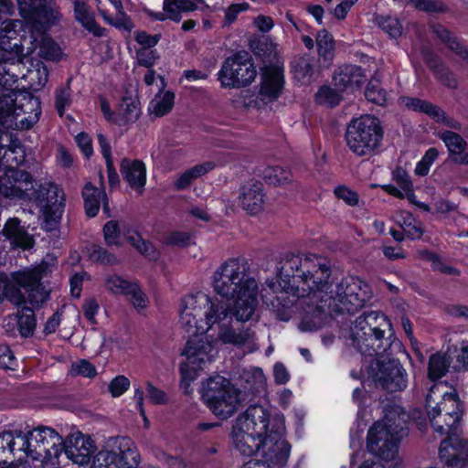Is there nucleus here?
Instances as JSON below:
<instances>
[{
    "label": "nucleus",
    "mask_w": 468,
    "mask_h": 468,
    "mask_svg": "<svg viewBox=\"0 0 468 468\" xmlns=\"http://www.w3.org/2000/svg\"><path fill=\"white\" fill-rule=\"evenodd\" d=\"M134 282H130L118 274H110L104 279V286L112 295H127Z\"/></svg>",
    "instance_id": "nucleus-42"
},
{
    "label": "nucleus",
    "mask_w": 468,
    "mask_h": 468,
    "mask_svg": "<svg viewBox=\"0 0 468 468\" xmlns=\"http://www.w3.org/2000/svg\"><path fill=\"white\" fill-rule=\"evenodd\" d=\"M365 96L368 101L377 105H384L388 100L387 91L380 87L377 81H369L366 90Z\"/></svg>",
    "instance_id": "nucleus-49"
},
{
    "label": "nucleus",
    "mask_w": 468,
    "mask_h": 468,
    "mask_svg": "<svg viewBox=\"0 0 468 468\" xmlns=\"http://www.w3.org/2000/svg\"><path fill=\"white\" fill-rule=\"evenodd\" d=\"M221 329L218 333V339L224 344H231L238 346H246L252 351L255 346V333L250 328L236 330L233 328H223L227 324H219Z\"/></svg>",
    "instance_id": "nucleus-28"
},
{
    "label": "nucleus",
    "mask_w": 468,
    "mask_h": 468,
    "mask_svg": "<svg viewBox=\"0 0 468 468\" xmlns=\"http://www.w3.org/2000/svg\"><path fill=\"white\" fill-rule=\"evenodd\" d=\"M140 454L133 441L127 437H118L110 451L100 452L94 459V468H136Z\"/></svg>",
    "instance_id": "nucleus-13"
},
{
    "label": "nucleus",
    "mask_w": 468,
    "mask_h": 468,
    "mask_svg": "<svg viewBox=\"0 0 468 468\" xmlns=\"http://www.w3.org/2000/svg\"><path fill=\"white\" fill-rule=\"evenodd\" d=\"M115 10L116 14L114 16H111L104 10H100V14L102 16L104 20L107 21L110 25L120 29L131 31L133 28L134 25L131 18L123 11V7L122 6V8H115Z\"/></svg>",
    "instance_id": "nucleus-46"
},
{
    "label": "nucleus",
    "mask_w": 468,
    "mask_h": 468,
    "mask_svg": "<svg viewBox=\"0 0 468 468\" xmlns=\"http://www.w3.org/2000/svg\"><path fill=\"white\" fill-rule=\"evenodd\" d=\"M202 398L212 412L221 419L232 416L239 403V393L220 376L210 378L203 386Z\"/></svg>",
    "instance_id": "nucleus-9"
},
{
    "label": "nucleus",
    "mask_w": 468,
    "mask_h": 468,
    "mask_svg": "<svg viewBox=\"0 0 468 468\" xmlns=\"http://www.w3.org/2000/svg\"><path fill=\"white\" fill-rule=\"evenodd\" d=\"M277 420H283L281 416H271L269 410L261 405H250L245 412L239 415L236 421L252 434L262 438L269 436L270 430Z\"/></svg>",
    "instance_id": "nucleus-16"
},
{
    "label": "nucleus",
    "mask_w": 468,
    "mask_h": 468,
    "mask_svg": "<svg viewBox=\"0 0 468 468\" xmlns=\"http://www.w3.org/2000/svg\"><path fill=\"white\" fill-rule=\"evenodd\" d=\"M19 20L5 19L0 27V49L6 53L17 54L21 48V43L17 41L16 27Z\"/></svg>",
    "instance_id": "nucleus-30"
},
{
    "label": "nucleus",
    "mask_w": 468,
    "mask_h": 468,
    "mask_svg": "<svg viewBox=\"0 0 468 468\" xmlns=\"http://www.w3.org/2000/svg\"><path fill=\"white\" fill-rule=\"evenodd\" d=\"M250 48L255 55L263 58L270 57L275 49L274 44L264 37L251 41Z\"/></svg>",
    "instance_id": "nucleus-55"
},
{
    "label": "nucleus",
    "mask_w": 468,
    "mask_h": 468,
    "mask_svg": "<svg viewBox=\"0 0 468 468\" xmlns=\"http://www.w3.org/2000/svg\"><path fill=\"white\" fill-rule=\"evenodd\" d=\"M378 25L390 37L397 38L402 33V26L397 17L393 16H378L377 18Z\"/></svg>",
    "instance_id": "nucleus-50"
},
{
    "label": "nucleus",
    "mask_w": 468,
    "mask_h": 468,
    "mask_svg": "<svg viewBox=\"0 0 468 468\" xmlns=\"http://www.w3.org/2000/svg\"><path fill=\"white\" fill-rule=\"evenodd\" d=\"M231 434L235 448L244 456L255 454L262 446V437L252 434L237 422L233 425Z\"/></svg>",
    "instance_id": "nucleus-22"
},
{
    "label": "nucleus",
    "mask_w": 468,
    "mask_h": 468,
    "mask_svg": "<svg viewBox=\"0 0 468 468\" xmlns=\"http://www.w3.org/2000/svg\"><path fill=\"white\" fill-rule=\"evenodd\" d=\"M119 114L124 122H135L140 114L138 103L131 98H122L119 107Z\"/></svg>",
    "instance_id": "nucleus-47"
},
{
    "label": "nucleus",
    "mask_w": 468,
    "mask_h": 468,
    "mask_svg": "<svg viewBox=\"0 0 468 468\" xmlns=\"http://www.w3.org/2000/svg\"><path fill=\"white\" fill-rule=\"evenodd\" d=\"M126 296L131 297V303L138 311L145 309L149 303L147 296L136 282L133 284Z\"/></svg>",
    "instance_id": "nucleus-56"
},
{
    "label": "nucleus",
    "mask_w": 468,
    "mask_h": 468,
    "mask_svg": "<svg viewBox=\"0 0 468 468\" xmlns=\"http://www.w3.org/2000/svg\"><path fill=\"white\" fill-rule=\"evenodd\" d=\"M439 137L447 146L450 156L455 154H461L467 147L466 141L460 134L452 131H444L439 134Z\"/></svg>",
    "instance_id": "nucleus-43"
},
{
    "label": "nucleus",
    "mask_w": 468,
    "mask_h": 468,
    "mask_svg": "<svg viewBox=\"0 0 468 468\" xmlns=\"http://www.w3.org/2000/svg\"><path fill=\"white\" fill-rule=\"evenodd\" d=\"M16 66L7 60L0 65V125L5 129L28 130L37 122L40 111L34 116L18 119L26 111L15 103L13 85L18 80V76L13 71Z\"/></svg>",
    "instance_id": "nucleus-7"
},
{
    "label": "nucleus",
    "mask_w": 468,
    "mask_h": 468,
    "mask_svg": "<svg viewBox=\"0 0 468 468\" xmlns=\"http://www.w3.org/2000/svg\"><path fill=\"white\" fill-rule=\"evenodd\" d=\"M218 76L223 88H242L254 81L257 70L251 56L240 51L225 59Z\"/></svg>",
    "instance_id": "nucleus-12"
},
{
    "label": "nucleus",
    "mask_w": 468,
    "mask_h": 468,
    "mask_svg": "<svg viewBox=\"0 0 468 468\" xmlns=\"http://www.w3.org/2000/svg\"><path fill=\"white\" fill-rule=\"evenodd\" d=\"M292 173L290 170L282 166H268L263 171V179L269 185L275 186H284L292 181Z\"/></svg>",
    "instance_id": "nucleus-40"
},
{
    "label": "nucleus",
    "mask_w": 468,
    "mask_h": 468,
    "mask_svg": "<svg viewBox=\"0 0 468 468\" xmlns=\"http://www.w3.org/2000/svg\"><path fill=\"white\" fill-rule=\"evenodd\" d=\"M158 58L159 56L157 55L156 50L149 48H139L136 51L137 64L147 69H151Z\"/></svg>",
    "instance_id": "nucleus-59"
},
{
    "label": "nucleus",
    "mask_w": 468,
    "mask_h": 468,
    "mask_svg": "<svg viewBox=\"0 0 468 468\" xmlns=\"http://www.w3.org/2000/svg\"><path fill=\"white\" fill-rule=\"evenodd\" d=\"M17 326L22 336L28 337L34 334L36 328V318L33 310L23 306L21 314L17 317Z\"/></svg>",
    "instance_id": "nucleus-44"
},
{
    "label": "nucleus",
    "mask_w": 468,
    "mask_h": 468,
    "mask_svg": "<svg viewBox=\"0 0 468 468\" xmlns=\"http://www.w3.org/2000/svg\"><path fill=\"white\" fill-rule=\"evenodd\" d=\"M25 162V149L12 133H0V168L17 169Z\"/></svg>",
    "instance_id": "nucleus-19"
},
{
    "label": "nucleus",
    "mask_w": 468,
    "mask_h": 468,
    "mask_svg": "<svg viewBox=\"0 0 468 468\" xmlns=\"http://www.w3.org/2000/svg\"><path fill=\"white\" fill-rule=\"evenodd\" d=\"M10 441H12L10 431L0 434V465L7 463L13 457Z\"/></svg>",
    "instance_id": "nucleus-61"
},
{
    "label": "nucleus",
    "mask_w": 468,
    "mask_h": 468,
    "mask_svg": "<svg viewBox=\"0 0 468 468\" xmlns=\"http://www.w3.org/2000/svg\"><path fill=\"white\" fill-rule=\"evenodd\" d=\"M212 285L222 298L236 299L232 317L249 321L258 306V284L250 275V266L243 257L229 258L214 271Z\"/></svg>",
    "instance_id": "nucleus-4"
},
{
    "label": "nucleus",
    "mask_w": 468,
    "mask_h": 468,
    "mask_svg": "<svg viewBox=\"0 0 468 468\" xmlns=\"http://www.w3.org/2000/svg\"><path fill=\"white\" fill-rule=\"evenodd\" d=\"M215 168V164L211 161L197 165L181 174L175 181L174 186L176 190H184L190 186L197 178L204 176Z\"/></svg>",
    "instance_id": "nucleus-35"
},
{
    "label": "nucleus",
    "mask_w": 468,
    "mask_h": 468,
    "mask_svg": "<svg viewBox=\"0 0 468 468\" xmlns=\"http://www.w3.org/2000/svg\"><path fill=\"white\" fill-rule=\"evenodd\" d=\"M400 101L406 108L425 113L436 121H441L444 118V112L428 101L413 97H401Z\"/></svg>",
    "instance_id": "nucleus-34"
},
{
    "label": "nucleus",
    "mask_w": 468,
    "mask_h": 468,
    "mask_svg": "<svg viewBox=\"0 0 468 468\" xmlns=\"http://www.w3.org/2000/svg\"><path fill=\"white\" fill-rule=\"evenodd\" d=\"M284 431V420H277L270 430L269 436L263 438L261 446L263 458L261 462L270 464L272 468L282 467L289 458L291 447L283 438Z\"/></svg>",
    "instance_id": "nucleus-15"
},
{
    "label": "nucleus",
    "mask_w": 468,
    "mask_h": 468,
    "mask_svg": "<svg viewBox=\"0 0 468 468\" xmlns=\"http://www.w3.org/2000/svg\"><path fill=\"white\" fill-rule=\"evenodd\" d=\"M71 373L75 376L93 378L96 376L97 371H96L95 367L91 363L83 359L77 363L72 364Z\"/></svg>",
    "instance_id": "nucleus-62"
},
{
    "label": "nucleus",
    "mask_w": 468,
    "mask_h": 468,
    "mask_svg": "<svg viewBox=\"0 0 468 468\" xmlns=\"http://www.w3.org/2000/svg\"><path fill=\"white\" fill-rule=\"evenodd\" d=\"M99 309H100V305L94 297H90V298L85 299L83 305H82V310H83L85 318L91 324H97L95 315L97 314Z\"/></svg>",
    "instance_id": "nucleus-64"
},
{
    "label": "nucleus",
    "mask_w": 468,
    "mask_h": 468,
    "mask_svg": "<svg viewBox=\"0 0 468 468\" xmlns=\"http://www.w3.org/2000/svg\"><path fill=\"white\" fill-rule=\"evenodd\" d=\"M432 34L461 59L468 62V48L461 39L441 24L431 25Z\"/></svg>",
    "instance_id": "nucleus-27"
},
{
    "label": "nucleus",
    "mask_w": 468,
    "mask_h": 468,
    "mask_svg": "<svg viewBox=\"0 0 468 468\" xmlns=\"http://www.w3.org/2000/svg\"><path fill=\"white\" fill-rule=\"evenodd\" d=\"M90 255L94 261L100 262L101 264L112 265L118 262L114 254L110 253L106 249L101 246H92Z\"/></svg>",
    "instance_id": "nucleus-58"
},
{
    "label": "nucleus",
    "mask_w": 468,
    "mask_h": 468,
    "mask_svg": "<svg viewBox=\"0 0 468 468\" xmlns=\"http://www.w3.org/2000/svg\"><path fill=\"white\" fill-rule=\"evenodd\" d=\"M3 234L16 247L29 249L33 246V239L20 226L17 218L7 220L3 229Z\"/></svg>",
    "instance_id": "nucleus-32"
},
{
    "label": "nucleus",
    "mask_w": 468,
    "mask_h": 468,
    "mask_svg": "<svg viewBox=\"0 0 468 468\" xmlns=\"http://www.w3.org/2000/svg\"><path fill=\"white\" fill-rule=\"evenodd\" d=\"M433 407L440 409V412L447 417L445 426L453 427L454 430L456 424H460L463 410L456 390L444 393L440 402L434 400Z\"/></svg>",
    "instance_id": "nucleus-26"
},
{
    "label": "nucleus",
    "mask_w": 468,
    "mask_h": 468,
    "mask_svg": "<svg viewBox=\"0 0 468 468\" xmlns=\"http://www.w3.org/2000/svg\"><path fill=\"white\" fill-rule=\"evenodd\" d=\"M130 387V380L123 375L115 377L109 384V391L113 398L122 395Z\"/></svg>",
    "instance_id": "nucleus-60"
},
{
    "label": "nucleus",
    "mask_w": 468,
    "mask_h": 468,
    "mask_svg": "<svg viewBox=\"0 0 468 468\" xmlns=\"http://www.w3.org/2000/svg\"><path fill=\"white\" fill-rule=\"evenodd\" d=\"M3 296H5L12 303L18 306L25 304L27 302L20 288L12 284L4 283Z\"/></svg>",
    "instance_id": "nucleus-63"
},
{
    "label": "nucleus",
    "mask_w": 468,
    "mask_h": 468,
    "mask_svg": "<svg viewBox=\"0 0 468 468\" xmlns=\"http://www.w3.org/2000/svg\"><path fill=\"white\" fill-rule=\"evenodd\" d=\"M62 452L74 463L84 465L89 463L93 453V445L90 438L80 432L71 434L62 440Z\"/></svg>",
    "instance_id": "nucleus-20"
},
{
    "label": "nucleus",
    "mask_w": 468,
    "mask_h": 468,
    "mask_svg": "<svg viewBox=\"0 0 468 468\" xmlns=\"http://www.w3.org/2000/svg\"><path fill=\"white\" fill-rule=\"evenodd\" d=\"M85 211L88 217H95L100 209L101 199L103 198V209L109 210L107 197L103 190L95 187L91 183H87L82 190Z\"/></svg>",
    "instance_id": "nucleus-31"
},
{
    "label": "nucleus",
    "mask_w": 468,
    "mask_h": 468,
    "mask_svg": "<svg viewBox=\"0 0 468 468\" xmlns=\"http://www.w3.org/2000/svg\"><path fill=\"white\" fill-rule=\"evenodd\" d=\"M19 15L33 32L45 34L63 20L57 0H19Z\"/></svg>",
    "instance_id": "nucleus-10"
},
{
    "label": "nucleus",
    "mask_w": 468,
    "mask_h": 468,
    "mask_svg": "<svg viewBox=\"0 0 468 468\" xmlns=\"http://www.w3.org/2000/svg\"><path fill=\"white\" fill-rule=\"evenodd\" d=\"M452 357L447 353H436L430 356L428 376L431 380L440 379L449 371Z\"/></svg>",
    "instance_id": "nucleus-36"
},
{
    "label": "nucleus",
    "mask_w": 468,
    "mask_h": 468,
    "mask_svg": "<svg viewBox=\"0 0 468 468\" xmlns=\"http://www.w3.org/2000/svg\"><path fill=\"white\" fill-rule=\"evenodd\" d=\"M316 46L322 67H329L335 57L333 36L325 29L320 30L316 35Z\"/></svg>",
    "instance_id": "nucleus-33"
},
{
    "label": "nucleus",
    "mask_w": 468,
    "mask_h": 468,
    "mask_svg": "<svg viewBox=\"0 0 468 468\" xmlns=\"http://www.w3.org/2000/svg\"><path fill=\"white\" fill-rule=\"evenodd\" d=\"M76 19L94 36L101 37L104 34V29L101 28L95 21L91 13L88 10L85 4L76 2L74 8Z\"/></svg>",
    "instance_id": "nucleus-37"
},
{
    "label": "nucleus",
    "mask_w": 468,
    "mask_h": 468,
    "mask_svg": "<svg viewBox=\"0 0 468 468\" xmlns=\"http://www.w3.org/2000/svg\"><path fill=\"white\" fill-rule=\"evenodd\" d=\"M33 188L30 175L19 169H7L0 176V193L6 197L26 199Z\"/></svg>",
    "instance_id": "nucleus-17"
},
{
    "label": "nucleus",
    "mask_w": 468,
    "mask_h": 468,
    "mask_svg": "<svg viewBox=\"0 0 468 468\" xmlns=\"http://www.w3.org/2000/svg\"><path fill=\"white\" fill-rule=\"evenodd\" d=\"M399 408L388 410L383 419L376 421L368 430L367 447L369 452L385 461L373 459L363 461L357 468H399L394 462L399 454V444L405 434Z\"/></svg>",
    "instance_id": "nucleus-5"
},
{
    "label": "nucleus",
    "mask_w": 468,
    "mask_h": 468,
    "mask_svg": "<svg viewBox=\"0 0 468 468\" xmlns=\"http://www.w3.org/2000/svg\"><path fill=\"white\" fill-rule=\"evenodd\" d=\"M29 458L41 463L56 459L62 452V437L53 429L39 426L28 431Z\"/></svg>",
    "instance_id": "nucleus-14"
},
{
    "label": "nucleus",
    "mask_w": 468,
    "mask_h": 468,
    "mask_svg": "<svg viewBox=\"0 0 468 468\" xmlns=\"http://www.w3.org/2000/svg\"><path fill=\"white\" fill-rule=\"evenodd\" d=\"M345 139L354 154L365 156L374 154L383 139L380 121L369 114L353 119L346 127Z\"/></svg>",
    "instance_id": "nucleus-8"
},
{
    "label": "nucleus",
    "mask_w": 468,
    "mask_h": 468,
    "mask_svg": "<svg viewBox=\"0 0 468 468\" xmlns=\"http://www.w3.org/2000/svg\"><path fill=\"white\" fill-rule=\"evenodd\" d=\"M414 7L428 13H445L447 7L438 0H408Z\"/></svg>",
    "instance_id": "nucleus-54"
},
{
    "label": "nucleus",
    "mask_w": 468,
    "mask_h": 468,
    "mask_svg": "<svg viewBox=\"0 0 468 468\" xmlns=\"http://www.w3.org/2000/svg\"><path fill=\"white\" fill-rule=\"evenodd\" d=\"M180 326L190 336L183 352L186 361L181 363L179 371L184 381H191L197 372L211 362L214 342L206 332L214 324H229L232 320L230 304L211 299L205 292L186 295L180 304Z\"/></svg>",
    "instance_id": "nucleus-3"
},
{
    "label": "nucleus",
    "mask_w": 468,
    "mask_h": 468,
    "mask_svg": "<svg viewBox=\"0 0 468 468\" xmlns=\"http://www.w3.org/2000/svg\"><path fill=\"white\" fill-rule=\"evenodd\" d=\"M207 7L208 5L204 0H165V13H151V16L158 21H164L165 18H169L176 22H179L181 20L182 12L203 10Z\"/></svg>",
    "instance_id": "nucleus-21"
},
{
    "label": "nucleus",
    "mask_w": 468,
    "mask_h": 468,
    "mask_svg": "<svg viewBox=\"0 0 468 468\" xmlns=\"http://www.w3.org/2000/svg\"><path fill=\"white\" fill-rule=\"evenodd\" d=\"M103 236L108 246H120L121 235L117 221L110 220L103 227Z\"/></svg>",
    "instance_id": "nucleus-53"
},
{
    "label": "nucleus",
    "mask_w": 468,
    "mask_h": 468,
    "mask_svg": "<svg viewBox=\"0 0 468 468\" xmlns=\"http://www.w3.org/2000/svg\"><path fill=\"white\" fill-rule=\"evenodd\" d=\"M430 68L433 70L437 80L444 86L450 89H456L458 86L457 79L454 74L442 63L437 61H429Z\"/></svg>",
    "instance_id": "nucleus-45"
},
{
    "label": "nucleus",
    "mask_w": 468,
    "mask_h": 468,
    "mask_svg": "<svg viewBox=\"0 0 468 468\" xmlns=\"http://www.w3.org/2000/svg\"><path fill=\"white\" fill-rule=\"evenodd\" d=\"M246 382L249 385L245 388L252 393L260 392L265 386V376L261 369L254 368L250 372L244 374Z\"/></svg>",
    "instance_id": "nucleus-51"
},
{
    "label": "nucleus",
    "mask_w": 468,
    "mask_h": 468,
    "mask_svg": "<svg viewBox=\"0 0 468 468\" xmlns=\"http://www.w3.org/2000/svg\"><path fill=\"white\" fill-rule=\"evenodd\" d=\"M434 388L432 387L426 397V410L433 429L439 436H446L440 444L439 458L447 468H468V441L460 437V424L453 427L445 426L444 414L433 407Z\"/></svg>",
    "instance_id": "nucleus-6"
},
{
    "label": "nucleus",
    "mask_w": 468,
    "mask_h": 468,
    "mask_svg": "<svg viewBox=\"0 0 468 468\" xmlns=\"http://www.w3.org/2000/svg\"><path fill=\"white\" fill-rule=\"evenodd\" d=\"M26 199L31 200L40 208L46 231L54 230L63 214L65 196L63 191L51 182L39 184L37 188H32Z\"/></svg>",
    "instance_id": "nucleus-11"
},
{
    "label": "nucleus",
    "mask_w": 468,
    "mask_h": 468,
    "mask_svg": "<svg viewBox=\"0 0 468 468\" xmlns=\"http://www.w3.org/2000/svg\"><path fill=\"white\" fill-rule=\"evenodd\" d=\"M175 93L167 90L164 93H158L151 101L149 112L156 117L166 115L174 107Z\"/></svg>",
    "instance_id": "nucleus-38"
},
{
    "label": "nucleus",
    "mask_w": 468,
    "mask_h": 468,
    "mask_svg": "<svg viewBox=\"0 0 468 468\" xmlns=\"http://www.w3.org/2000/svg\"><path fill=\"white\" fill-rule=\"evenodd\" d=\"M121 174L127 184L142 194L146 183V169L140 160L123 158L120 165Z\"/></svg>",
    "instance_id": "nucleus-23"
},
{
    "label": "nucleus",
    "mask_w": 468,
    "mask_h": 468,
    "mask_svg": "<svg viewBox=\"0 0 468 468\" xmlns=\"http://www.w3.org/2000/svg\"><path fill=\"white\" fill-rule=\"evenodd\" d=\"M283 88V72L278 66H266L261 74V94L270 100L279 97Z\"/></svg>",
    "instance_id": "nucleus-25"
},
{
    "label": "nucleus",
    "mask_w": 468,
    "mask_h": 468,
    "mask_svg": "<svg viewBox=\"0 0 468 468\" xmlns=\"http://www.w3.org/2000/svg\"><path fill=\"white\" fill-rule=\"evenodd\" d=\"M333 80L338 90H344L360 86L364 81V75L360 67L345 65L335 72Z\"/></svg>",
    "instance_id": "nucleus-29"
},
{
    "label": "nucleus",
    "mask_w": 468,
    "mask_h": 468,
    "mask_svg": "<svg viewBox=\"0 0 468 468\" xmlns=\"http://www.w3.org/2000/svg\"><path fill=\"white\" fill-rule=\"evenodd\" d=\"M13 282L27 292V300L33 306H39L48 298V292L41 285L40 272L27 270L12 273Z\"/></svg>",
    "instance_id": "nucleus-18"
},
{
    "label": "nucleus",
    "mask_w": 468,
    "mask_h": 468,
    "mask_svg": "<svg viewBox=\"0 0 468 468\" xmlns=\"http://www.w3.org/2000/svg\"><path fill=\"white\" fill-rule=\"evenodd\" d=\"M348 346L368 356H381L371 366V376L377 387L388 392L407 388L408 374L399 359L390 358L402 351L392 323L379 311H366L351 322L345 334Z\"/></svg>",
    "instance_id": "nucleus-2"
},
{
    "label": "nucleus",
    "mask_w": 468,
    "mask_h": 468,
    "mask_svg": "<svg viewBox=\"0 0 468 468\" xmlns=\"http://www.w3.org/2000/svg\"><path fill=\"white\" fill-rule=\"evenodd\" d=\"M11 432L10 450H12L13 457H17L19 460L24 456L29 458L30 442L28 439V431L23 433L21 431H15Z\"/></svg>",
    "instance_id": "nucleus-41"
},
{
    "label": "nucleus",
    "mask_w": 468,
    "mask_h": 468,
    "mask_svg": "<svg viewBox=\"0 0 468 468\" xmlns=\"http://www.w3.org/2000/svg\"><path fill=\"white\" fill-rule=\"evenodd\" d=\"M128 241L142 254L150 259L155 258V250L154 246L144 240L138 234L128 237Z\"/></svg>",
    "instance_id": "nucleus-57"
},
{
    "label": "nucleus",
    "mask_w": 468,
    "mask_h": 468,
    "mask_svg": "<svg viewBox=\"0 0 468 468\" xmlns=\"http://www.w3.org/2000/svg\"><path fill=\"white\" fill-rule=\"evenodd\" d=\"M263 197L262 184L252 179L241 186L239 204L250 214H256L262 208Z\"/></svg>",
    "instance_id": "nucleus-24"
},
{
    "label": "nucleus",
    "mask_w": 468,
    "mask_h": 468,
    "mask_svg": "<svg viewBox=\"0 0 468 468\" xmlns=\"http://www.w3.org/2000/svg\"><path fill=\"white\" fill-rule=\"evenodd\" d=\"M60 48L57 43H55L49 37H43L40 45L38 55L48 60H56L60 56Z\"/></svg>",
    "instance_id": "nucleus-52"
},
{
    "label": "nucleus",
    "mask_w": 468,
    "mask_h": 468,
    "mask_svg": "<svg viewBox=\"0 0 468 468\" xmlns=\"http://www.w3.org/2000/svg\"><path fill=\"white\" fill-rule=\"evenodd\" d=\"M278 277L279 282H265L261 295L263 304L285 322L299 312L312 315L356 313L372 297L369 285L357 277L334 283L330 261L316 254H286Z\"/></svg>",
    "instance_id": "nucleus-1"
},
{
    "label": "nucleus",
    "mask_w": 468,
    "mask_h": 468,
    "mask_svg": "<svg viewBox=\"0 0 468 468\" xmlns=\"http://www.w3.org/2000/svg\"><path fill=\"white\" fill-rule=\"evenodd\" d=\"M315 60L310 55H304L294 60L295 78L302 82H309L314 73Z\"/></svg>",
    "instance_id": "nucleus-39"
},
{
    "label": "nucleus",
    "mask_w": 468,
    "mask_h": 468,
    "mask_svg": "<svg viewBox=\"0 0 468 468\" xmlns=\"http://www.w3.org/2000/svg\"><path fill=\"white\" fill-rule=\"evenodd\" d=\"M331 87L324 86L316 93V101L320 104H325L329 107H335L339 104L342 95L339 91Z\"/></svg>",
    "instance_id": "nucleus-48"
}]
</instances>
